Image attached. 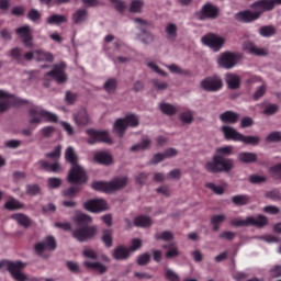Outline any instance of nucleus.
<instances>
[{"label":"nucleus","mask_w":281,"mask_h":281,"mask_svg":"<svg viewBox=\"0 0 281 281\" xmlns=\"http://www.w3.org/2000/svg\"><path fill=\"white\" fill-rule=\"evenodd\" d=\"M29 116L31 117L29 121L30 124H41L43 119L46 120V122H58V116L56 114L43 110L38 105H32L29 109Z\"/></svg>","instance_id":"39448f33"},{"label":"nucleus","mask_w":281,"mask_h":281,"mask_svg":"<svg viewBox=\"0 0 281 281\" xmlns=\"http://www.w3.org/2000/svg\"><path fill=\"white\" fill-rule=\"evenodd\" d=\"M142 8H144V2L140 0H133L130 7L131 12L137 13L142 12Z\"/></svg>","instance_id":"e2e57ef3"},{"label":"nucleus","mask_w":281,"mask_h":281,"mask_svg":"<svg viewBox=\"0 0 281 281\" xmlns=\"http://www.w3.org/2000/svg\"><path fill=\"white\" fill-rule=\"evenodd\" d=\"M66 267L70 273H75V276H78L79 273H82V270L80 269V265L75 261H67Z\"/></svg>","instance_id":"5fc2aeb1"},{"label":"nucleus","mask_w":281,"mask_h":281,"mask_svg":"<svg viewBox=\"0 0 281 281\" xmlns=\"http://www.w3.org/2000/svg\"><path fill=\"white\" fill-rule=\"evenodd\" d=\"M222 133L227 142H240L243 134L229 125L222 126Z\"/></svg>","instance_id":"412c9836"},{"label":"nucleus","mask_w":281,"mask_h":281,"mask_svg":"<svg viewBox=\"0 0 281 281\" xmlns=\"http://www.w3.org/2000/svg\"><path fill=\"white\" fill-rule=\"evenodd\" d=\"M150 139L149 138H145L143 139L139 144L133 145L131 147L132 153H137V150H146L148 148H150Z\"/></svg>","instance_id":"a18cd8bd"},{"label":"nucleus","mask_w":281,"mask_h":281,"mask_svg":"<svg viewBox=\"0 0 281 281\" xmlns=\"http://www.w3.org/2000/svg\"><path fill=\"white\" fill-rule=\"evenodd\" d=\"M232 203H234V205H238V206L249 205V195H247V194L234 195L232 198Z\"/></svg>","instance_id":"a19ab883"},{"label":"nucleus","mask_w":281,"mask_h":281,"mask_svg":"<svg viewBox=\"0 0 281 281\" xmlns=\"http://www.w3.org/2000/svg\"><path fill=\"white\" fill-rule=\"evenodd\" d=\"M221 15V9L212 2H206L200 11L195 12L198 21H214Z\"/></svg>","instance_id":"1a4fd4ad"},{"label":"nucleus","mask_w":281,"mask_h":281,"mask_svg":"<svg viewBox=\"0 0 281 281\" xmlns=\"http://www.w3.org/2000/svg\"><path fill=\"white\" fill-rule=\"evenodd\" d=\"M41 11L36 9H31L27 13L29 21H32L33 23H36L37 21H41Z\"/></svg>","instance_id":"680f3d73"},{"label":"nucleus","mask_w":281,"mask_h":281,"mask_svg":"<svg viewBox=\"0 0 281 281\" xmlns=\"http://www.w3.org/2000/svg\"><path fill=\"white\" fill-rule=\"evenodd\" d=\"M48 25H60V23H67V16L60 14H53L46 19Z\"/></svg>","instance_id":"58836bf2"},{"label":"nucleus","mask_w":281,"mask_h":281,"mask_svg":"<svg viewBox=\"0 0 281 281\" xmlns=\"http://www.w3.org/2000/svg\"><path fill=\"white\" fill-rule=\"evenodd\" d=\"M72 221L78 225V227L72 231V237H75L79 243H86V240L93 238V236L98 234V227L89 226L93 223V218H91V216L77 212L72 217Z\"/></svg>","instance_id":"f03ea898"},{"label":"nucleus","mask_w":281,"mask_h":281,"mask_svg":"<svg viewBox=\"0 0 281 281\" xmlns=\"http://www.w3.org/2000/svg\"><path fill=\"white\" fill-rule=\"evenodd\" d=\"M240 164H256L258 161V154L251 151H241L237 156Z\"/></svg>","instance_id":"b1692460"},{"label":"nucleus","mask_w":281,"mask_h":281,"mask_svg":"<svg viewBox=\"0 0 281 281\" xmlns=\"http://www.w3.org/2000/svg\"><path fill=\"white\" fill-rule=\"evenodd\" d=\"M201 88L209 92L221 91L223 89V79L218 76L206 77L201 81Z\"/></svg>","instance_id":"9b49d317"},{"label":"nucleus","mask_w":281,"mask_h":281,"mask_svg":"<svg viewBox=\"0 0 281 281\" xmlns=\"http://www.w3.org/2000/svg\"><path fill=\"white\" fill-rule=\"evenodd\" d=\"M128 183V178H115L110 182L104 181H94L91 184L92 190L97 192H115V190H122V188H126Z\"/></svg>","instance_id":"20e7f679"},{"label":"nucleus","mask_w":281,"mask_h":281,"mask_svg":"<svg viewBox=\"0 0 281 281\" xmlns=\"http://www.w3.org/2000/svg\"><path fill=\"white\" fill-rule=\"evenodd\" d=\"M270 175H272L273 179L277 181L281 180V164H277L269 169Z\"/></svg>","instance_id":"13d9d810"},{"label":"nucleus","mask_w":281,"mask_h":281,"mask_svg":"<svg viewBox=\"0 0 281 281\" xmlns=\"http://www.w3.org/2000/svg\"><path fill=\"white\" fill-rule=\"evenodd\" d=\"M244 49L245 52H248V54H254L255 56H267V49L256 47V44L252 42H245Z\"/></svg>","instance_id":"bb28decb"},{"label":"nucleus","mask_w":281,"mask_h":281,"mask_svg":"<svg viewBox=\"0 0 281 281\" xmlns=\"http://www.w3.org/2000/svg\"><path fill=\"white\" fill-rule=\"evenodd\" d=\"M135 227H150L153 220L148 215H139L134 218Z\"/></svg>","instance_id":"f704fd0d"},{"label":"nucleus","mask_w":281,"mask_h":281,"mask_svg":"<svg viewBox=\"0 0 281 281\" xmlns=\"http://www.w3.org/2000/svg\"><path fill=\"white\" fill-rule=\"evenodd\" d=\"M266 142H268V144H276L278 142H281V132H272L270 133L267 137H266Z\"/></svg>","instance_id":"052dcab7"},{"label":"nucleus","mask_w":281,"mask_h":281,"mask_svg":"<svg viewBox=\"0 0 281 281\" xmlns=\"http://www.w3.org/2000/svg\"><path fill=\"white\" fill-rule=\"evenodd\" d=\"M56 249V239L53 236H47L43 241L35 245L37 256H43L45 251H54Z\"/></svg>","instance_id":"2eb2a0df"},{"label":"nucleus","mask_w":281,"mask_h":281,"mask_svg":"<svg viewBox=\"0 0 281 281\" xmlns=\"http://www.w3.org/2000/svg\"><path fill=\"white\" fill-rule=\"evenodd\" d=\"M276 5H281V0H259L250 4V8L257 10L255 12H261L262 15L263 12H271Z\"/></svg>","instance_id":"4468645a"},{"label":"nucleus","mask_w":281,"mask_h":281,"mask_svg":"<svg viewBox=\"0 0 281 281\" xmlns=\"http://www.w3.org/2000/svg\"><path fill=\"white\" fill-rule=\"evenodd\" d=\"M135 23H139L140 25L139 31L142 32V34L138 35L139 41H142V43H145V45H150V43L155 41V35H153L150 32H147L146 27L148 23L146 22V20H142L138 18L135 20Z\"/></svg>","instance_id":"a211bd4d"},{"label":"nucleus","mask_w":281,"mask_h":281,"mask_svg":"<svg viewBox=\"0 0 281 281\" xmlns=\"http://www.w3.org/2000/svg\"><path fill=\"white\" fill-rule=\"evenodd\" d=\"M239 142L250 146H258L260 144V138L258 136H246L241 134Z\"/></svg>","instance_id":"c03bdc74"},{"label":"nucleus","mask_w":281,"mask_h":281,"mask_svg":"<svg viewBox=\"0 0 281 281\" xmlns=\"http://www.w3.org/2000/svg\"><path fill=\"white\" fill-rule=\"evenodd\" d=\"M126 126H132L135 128V126H139V119L135 114H128L124 119Z\"/></svg>","instance_id":"3c124183"},{"label":"nucleus","mask_w":281,"mask_h":281,"mask_svg":"<svg viewBox=\"0 0 281 281\" xmlns=\"http://www.w3.org/2000/svg\"><path fill=\"white\" fill-rule=\"evenodd\" d=\"M220 120L223 122V124H237L238 120H240V114L228 110L220 114Z\"/></svg>","instance_id":"4be33fe9"},{"label":"nucleus","mask_w":281,"mask_h":281,"mask_svg":"<svg viewBox=\"0 0 281 281\" xmlns=\"http://www.w3.org/2000/svg\"><path fill=\"white\" fill-rule=\"evenodd\" d=\"M74 121L77 126H87L89 124V114L86 109H80L78 113L74 115Z\"/></svg>","instance_id":"cd10ccee"},{"label":"nucleus","mask_w":281,"mask_h":281,"mask_svg":"<svg viewBox=\"0 0 281 281\" xmlns=\"http://www.w3.org/2000/svg\"><path fill=\"white\" fill-rule=\"evenodd\" d=\"M65 159L72 166L68 173V183H85L87 181V172L78 165V155H76L74 147L66 149Z\"/></svg>","instance_id":"7ed1b4c3"},{"label":"nucleus","mask_w":281,"mask_h":281,"mask_svg":"<svg viewBox=\"0 0 281 281\" xmlns=\"http://www.w3.org/2000/svg\"><path fill=\"white\" fill-rule=\"evenodd\" d=\"M232 146H224L216 149V154L212 157L211 161L205 164V170L212 175L221 172H232L234 170V159L226 158L232 155Z\"/></svg>","instance_id":"f257e3e1"},{"label":"nucleus","mask_w":281,"mask_h":281,"mask_svg":"<svg viewBox=\"0 0 281 281\" xmlns=\"http://www.w3.org/2000/svg\"><path fill=\"white\" fill-rule=\"evenodd\" d=\"M202 43L211 47V49H214V52H218V49L225 45V38L214 33H209L202 37Z\"/></svg>","instance_id":"ddd939ff"},{"label":"nucleus","mask_w":281,"mask_h":281,"mask_svg":"<svg viewBox=\"0 0 281 281\" xmlns=\"http://www.w3.org/2000/svg\"><path fill=\"white\" fill-rule=\"evenodd\" d=\"M227 217L224 214L213 215L211 217V225H213V232H218L221 229V223H225Z\"/></svg>","instance_id":"e433bc0d"},{"label":"nucleus","mask_w":281,"mask_h":281,"mask_svg":"<svg viewBox=\"0 0 281 281\" xmlns=\"http://www.w3.org/2000/svg\"><path fill=\"white\" fill-rule=\"evenodd\" d=\"M38 165L42 168V170H46L47 172L60 171V162L58 161H54L53 164H49L47 160H40Z\"/></svg>","instance_id":"c756f323"},{"label":"nucleus","mask_w":281,"mask_h":281,"mask_svg":"<svg viewBox=\"0 0 281 281\" xmlns=\"http://www.w3.org/2000/svg\"><path fill=\"white\" fill-rule=\"evenodd\" d=\"M261 12H252L249 10L240 11L236 14V20L241 23H254V21H258L260 19Z\"/></svg>","instance_id":"aec40b11"},{"label":"nucleus","mask_w":281,"mask_h":281,"mask_svg":"<svg viewBox=\"0 0 281 281\" xmlns=\"http://www.w3.org/2000/svg\"><path fill=\"white\" fill-rule=\"evenodd\" d=\"M238 60H240V56L238 54L226 52L221 55L217 63L220 67H223L224 69H233V67H236L238 64Z\"/></svg>","instance_id":"f8f14e48"},{"label":"nucleus","mask_w":281,"mask_h":281,"mask_svg":"<svg viewBox=\"0 0 281 281\" xmlns=\"http://www.w3.org/2000/svg\"><path fill=\"white\" fill-rule=\"evenodd\" d=\"M35 54H36V60L38 63H54V55H52V53H47L42 49H38L35 52Z\"/></svg>","instance_id":"c9c22d12"},{"label":"nucleus","mask_w":281,"mask_h":281,"mask_svg":"<svg viewBox=\"0 0 281 281\" xmlns=\"http://www.w3.org/2000/svg\"><path fill=\"white\" fill-rule=\"evenodd\" d=\"M87 133L90 136V139H88V144H95V142L113 144V140H111V136L108 134V132H99L93 128H90L87 131Z\"/></svg>","instance_id":"dca6fc26"},{"label":"nucleus","mask_w":281,"mask_h":281,"mask_svg":"<svg viewBox=\"0 0 281 281\" xmlns=\"http://www.w3.org/2000/svg\"><path fill=\"white\" fill-rule=\"evenodd\" d=\"M156 240H165L166 243L175 239V234L170 231H165L162 233H157L155 235Z\"/></svg>","instance_id":"09e8293b"},{"label":"nucleus","mask_w":281,"mask_h":281,"mask_svg":"<svg viewBox=\"0 0 281 281\" xmlns=\"http://www.w3.org/2000/svg\"><path fill=\"white\" fill-rule=\"evenodd\" d=\"M126 121L124 119H117L113 125V131L117 135V137H124V133H126Z\"/></svg>","instance_id":"2f4dec72"},{"label":"nucleus","mask_w":281,"mask_h":281,"mask_svg":"<svg viewBox=\"0 0 281 281\" xmlns=\"http://www.w3.org/2000/svg\"><path fill=\"white\" fill-rule=\"evenodd\" d=\"M10 56L15 60L19 65L23 63V49L20 47L12 48L10 52Z\"/></svg>","instance_id":"8fccbe9b"},{"label":"nucleus","mask_w":281,"mask_h":281,"mask_svg":"<svg viewBox=\"0 0 281 281\" xmlns=\"http://www.w3.org/2000/svg\"><path fill=\"white\" fill-rule=\"evenodd\" d=\"M259 34L263 38H269V36H273L276 34V26L273 25L261 26L259 29Z\"/></svg>","instance_id":"37998d69"},{"label":"nucleus","mask_w":281,"mask_h":281,"mask_svg":"<svg viewBox=\"0 0 281 281\" xmlns=\"http://www.w3.org/2000/svg\"><path fill=\"white\" fill-rule=\"evenodd\" d=\"M94 161L102 166H111V164H113V156L109 153L99 151L94 154Z\"/></svg>","instance_id":"393cba45"},{"label":"nucleus","mask_w":281,"mask_h":281,"mask_svg":"<svg viewBox=\"0 0 281 281\" xmlns=\"http://www.w3.org/2000/svg\"><path fill=\"white\" fill-rule=\"evenodd\" d=\"M15 34L22 38L24 47H32V41H34V37L32 36V29H30V25L18 27L15 30Z\"/></svg>","instance_id":"6ab92c4d"},{"label":"nucleus","mask_w":281,"mask_h":281,"mask_svg":"<svg viewBox=\"0 0 281 281\" xmlns=\"http://www.w3.org/2000/svg\"><path fill=\"white\" fill-rule=\"evenodd\" d=\"M85 210L98 214V212H104L106 210V201L102 199L88 200L83 204Z\"/></svg>","instance_id":"f3484780"},{"label":"nucleus","mask_w":281,"mask_h":281,"mask_svg":"<svg viewBox=\"0 0 281 281\" xmlns=\"http://www.w3.org/2000/svg\"><path fill=\"white\" fill-rule=\"evenodd\" d=\"M101 240L108 249H110V247H113V231L103 229V235L101 237Z\"/></svg>","instance_id":"4c0bfd02"},{"label":"nucleus","mask_w":281,"mask_h":281,"mask_svg":"<svg viewBox=\"0 0 281 281\" xmlns=\"http://www.w3.org/2000/svg\"><path fill=\"white\" fill-rule=\"evenodd\" d=\"M0 113H5L10 106H23L30 104V101L21 99L19 97L8 94V92L0 90Z\"/></svg>","instance_id":"6e6552de"},{"label":"nucleus","mask_w":281,"mask_h":281,"mask_svg":"<svg viewBox=\"0 0 281 281\" xmlns=\"http://www.w3.org/2000/svg\"><path fill=\"white\" fill-rule=\"evenodd\" d=\"M159 109L165 115H177V108L170 103H160Z\"/></svg>","instance_id":"ea45409f"},{"label":"nucleus","mask_w":281,"mask_h":281,"mask_svg":"<svg viewBox=\"0 0 281 281\" xmlns=\"http://www.w3.org/2000/svg\"><path fill=\"white\" fill-rule=\"evenodd\" d=\"M89 20V11L87 9H78L75 13H72V22L75 25H80V23H85Z\"/></svg>","instance_id":"a878e982"},{"label":"nucleus","mask_w":281,"mask_h":281,"mask_svg":"<svg viewBox=\"0 0 281 281\" xmlns=\"http://www.w3.org/2000/svg\"><path fill=\"white\" fill-rule=\"evenodd\" d=\"M83 267L87 269H92L93 271H97V273H100L101 276H104V273L109 270V268L100 262H91V261H85Z\"/></svg>","instance_id":"7c9ffc66"},{"label":"nucleus","mask_w":281,"mask_h":281,"mask_svg":"<svg viewBox=\"0 0 281 281\" xmlns=\"http://www.w3.org/2000/svg\"><path fill=\"white\" fill-rule=\"evenodd\" d=\"M165 278L168 281H179L181 278L170 268H165Z\"/></svg>","instance_id":"bf43d9fd"},{"label":"nucleus","mask_w":281,"mask_h":281,"mask_svg":"<svg viewBox=\"0 0 281 281\" xmlns=\"http://www.w3.org/2000/svg\"><path fill=\"white\" fill-rule=\"evenodd\" d=\"M180 120L183 124H192L194 122V114H192V111L182 112L180 113Z\"/></svg>","instance_id":"4d7b16f0"},{"label":"nucleus","mask_w":281,"mask_h":281,"mask_svg":"<svg viewBox=\"0 0 281 281\" xmlns=\"http://www.w3.org/2000/svg\"><path fill=\"white\" fill-rule=\"evenodd\" d=\"M112 257L114 260H128V258H131V250L124 245H119L114 249Z\"/></svg>","instance_id":"5701e85b"},{"label":"nucleus","mask_w":281,"mask_h":281,"mask_svg":"<svg viewBox=\"0 0 281 281\" xmlns=\"http://www.w3.org/2000/svg\"><path fill=\"white\" fill-rule=\"evenodd\" d=\"M23 207H25V204H23V202H19V200L14 198H10V200L4 203V210H8L9 212L23 210Z\"/></svg>","instance_id":"473e14b6"},{"label":"nucleus","mask_w":281,"mask_h":281,"mask_svg":"<svg viewBox=\"0 0 281 281\" xmlns=\"http://www.w3.org/2000/svg\"><path fill=\"white\" fill-rule=\"evenodd\" d=\"M231 225L234 227H266L269 225V220L265 215H258L257 217L248 216L245 220H232Z\"/></svg>","instance_id":"0eeeda50"},{"label":"nucleus","mask_w":281,"mask_h":281,"mask_svg":"<svg viewBox=\"0 0 281 281\" xmlns=\"http://www.w3.org/2000/svg\"><path fill=\"white\" fill-rule=\"evenodd\" d=\"M226 85H228V89H240V77L234 74L226 75Z\"/></svg>","instance_id":"72a5a7b5"},{"label":"nucleus","mask_w":281,"mask_h":281,"mask_svg":"<svg viewBox=\"0 0 281 281\" xmlns=\"http://www.w3.org/2000/svg\"><path fill=\"white\" fill-rule=\"evenodd\" d=\"M150 262V254L145 252L137 258V265L139 267H145V265H148Z\"/></svg>","instance_id":"0e129e2a"},{"label":"nucleus","mask_w":281,"mask_h":281,"mask_svg":"<svg viewBox=\"0 0 281 281\" xmlns=\"http://www.w3.org/2000/svg\"><path fill=\"white\" fill-rule=\"evenodd\" d=\"M280 108L278 106V104H269L265 110H263V114L265 115H276V112L279 111Z\"/></svg>","instance_id":"338daca9"},{"label":"nucleus","mask_w":281,"mask_h":281,"mask_svg":"<svg viewBox=\"0 0 281 281\" xmlns=\"http://www.w3.org/2000/svg\"><path fill=\"white\" fill-rule=\"evenodd\" d=\"M63 147L60 145L56 146L53 151L45 154L47 159H53V161H58L60 159V154Z\"/></svg>","instance_id":"de8ad7c7"},{"label":"nucleus","mask_w":281,"mask_h":281,"mask_svg":"<svg viewBox=\"0 0 281 281\" xmlns=\"http://www.w3.org/2000/svg\"><path fill=\"white\" fill-rule=\"evenodd\" d=\"M7 267V271H9L10 276L15 281H26L27 276L25 273H22L23 269H25V263L22 261H8V260H1L0 261V269H3Z\"/></svg>","instance_id":"423d86ee"},{"label":"nucleus","mask_w":281,"mask_h":281,"mask_svg":"<svg viewBox=\"0 0 281 281\" xmlns=\"http://www.w3.org/2000/svg\"><path fill=\"white\" fill-rule=\"evenodd\" d=\"M103 89L108 93H115V91L117 90V79L115 78L108 79L103 85Z\"/></svg>","instance_id":"79ce46f5"},{"label":"nucleus","mask_w":281,"mask_h":281,"mask_svg":"<svg viewBox=\"0 0 281 281\" xmlns=\"http://www.w3.org/2000/svg\"><path fill=\"white\" fill-rule=\"evenodd\" d=\"M76 187H70L66 190L63 191L64 196H68L70 199H74V196H76V194H78V192H80V186H82V183H76Z\"/></svg>","instance_id":"603ef678"},{"label":"nucleus","mask_w":281,"mask_h":281,"mask_svg":"<svg viewBox=\"0 0 281 281\" xmlns=\"http://www.w3.org/2000/svg\"><path fill=\"white\" fill-rule=\"evenodd\" d=\"M270 278H281V266L277 265L269 270Z\"/></svg>","instance_id":"774afa93"},{"label":"nucleus","mask_w":281,"mask_h":281,"mask_svg":"<svg viewBox=\"0 0 281 281\" xmlns=\"http://www.w3.org/2000/svg\"><path fill=\"white\" fill-rule=\"evenodd\" d=\"M179 255H180L179 248L177 246H173L166 251L165 257L170 259V258H177Z\"/></svg>","instance_id":"69168bd1"},{"label":"nucleus","mask_w":281,"mask_h":281,"mask_svg":"<svg viewBox=\"0 0 281 281\" xmlns=\"http://www.w3.org/2000/svg\"><path fill=\"white\" fill-rule=\"evenodd\" d=\"M11 218L13 221H16V223L20 224L21 227H24L26 229H27V227L32 226V220L23 213H15V214L11 215Z\"/></svg>","instance_id":"c85d7f7f"},{"label":"nucleus","mask_w":281,"mask_h":281,"mask_svg":"<svg viewBox=\"0 0 281 281\" xmlns=\"http://www.w3.org/2000/svg\"><path fill=\"white\" fill-rule=\"evenodd\" d=\"M25 190L29 196H36L37 194H41V186L38 184H27Z\"/></svg>","instance_id":"6e6d98bb"},{"label":"nucleus","mask_w":281,"mask_h":281,"mask_svg":"<svg viewBox=\"0 0 281 281\" xmlns=\"http://www.w3.org/2000/svg\"><path fill=\"white\" fill-rule=\"evenodd\" d=\"M65 69H67L65 63L55 64L53 69L45 74V78H54L57 85H65V81L67 80V72H65Z\"/></svg>","instance_id":"9d476101"},{"label":"nucleus","mask_w":281,"mask_h":281,"mask_svg":"<svg viewBox=\"0 0 281 281\" xmlns=\"http://www.w3.org/2000/svg\"><path fill=\"white\" fill-rule=\"evenodd\" d=\"M166 34L168 35L169 41H176L177 38V24L169 23L165 29Z\"/></svg>","instance_id":"49530a36"},{"label":"nucleus","mask_w":281,"mask_h":281,"mask_svg":"<svg viewBox=\"0 0 281 281\" xmlns=\"http://www.w3.org/2000/svg\"><path fill=\"white\" fill-rule=\"evenodd\" d=\"M205 188L212 190V192H214V194H217L218 196L225 194V188L223 186H215L213 182H207L205 184Z\"/></svg>","instance_id":"864d4df0"}]
</instances>
